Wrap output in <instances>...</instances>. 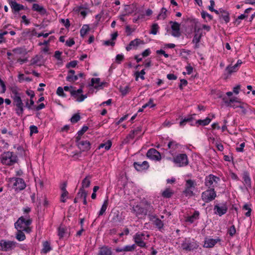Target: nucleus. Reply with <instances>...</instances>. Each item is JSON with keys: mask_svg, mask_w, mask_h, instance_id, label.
Masks as SVG:
<instances>
[{"mask_svg": "<svg viewBox=\"0 0 255 255\" xmlns=\"http://www.w3.org/2000/svg\"><path fill=\"white\" fill-rule=\"evenodd\" d=\"M32 222L29 215L19 217L14 223V226L16 230H22L27 233L31 232V228L29 227Z\"/></svg>", "mask_w": 255, "mask_h": 255, "instance_id": "f257e3e1", "label": "nucleus"}, {"mask_svg": "<svg viewBox=\"0 0 255 255\" xmlns=\"http://www.w3.org/2000/svg\"><path fill=\"white\" fill-rule=\"evenodd\" d=\"M193 119V118L191 116L188 117L187 118H184V119H183L182 120H181L180 121V126H184V125H185L186 123L190 122L191 121H192Z\"/></svg>", "mask_w": 255, "mask_h": 255, "instance_id": "37998d69", "label": "nucleus"}, {"mask_svg": "<svg viewBox=\"0 0 255 255\" xmlns=\"http://www.w3.org/2000/svg\"><path fill=\"white\" fill-rule=\"evenodd\" d=\"M243 210L247 211V212L245 213V215L247 217H250L251 216L252 209L251 208L250 205L248 204H245L243 207Z\"/></svg>", "mask_w": 255, "mask_h": 255, "instance_id": "a19ab883", "label": "nucleus"}, {"mask_svg": "<svg viewBox=\"0 0 255 255\" xmlns=\"http://www.w3.org/2000/svg\"><path fill=\"white\" fill-rule=\"evenodd\" d=\"M77 63L78 61L76 60L71 61L66 64V67L67 68H70V67L74 68L76 66Z\"/></svg>", "mask_w": 255, "mask_h": 255, "instance_id": "09e8293b", "label": "nucleus"}, {"mask_svg": "<svg viewBox=\"0 0 255 255\" xmlns=\"http://www.w3.org/2000/svg\"><path fill=\"white\" fill-rule=\"evenodd\" d=\"M80 120V116L79 114H74L70 119L72 123H76Z\"/></svg>", "mask_w": 255, "mask_h": 255, "instance_id": "a18cd8bd", "label": "nucleus"}, {"mask_svg": "<svg viewBox=\"0 0 255 255\" xmlns=\"http://www.w3.org/2000/svg\"><path fill=\"white\" fill-rule=\"evenodd\" d=\"M169 23L171 24L172 35L174 37H179L181 35L180 31V24L177 22L172 21H170Z\"/></svg>", "mask_w": 255, "mask_h": 255, "instance_id": "4468645a", "label": "nucleus"}, {"mask_svg": "<svg viewBox=\"0 0 255 255\" xmlns=\"http://www.w3.org/2000/svg\"><path fill=\"white\" fill-rule=\"evenodd\" d=\"M68 195V192H62L61 195V201L63 203H65L66 202V197H67Z\"/></svg>", "mask_w": 255, "mask_h": 255, "instance_id": "bf43d9fd", "label": "nucleus"}, {"mask_svg": "<svg viewBox=\"0 0 255 255\" xmlns=\"http://www.w3.org/2000/svg\"><path fill=\"white\" fill-rule=\"evenodd\" d=\"M211 122V119L209 118H206L205 120H199L196 122V124L200 125L206 126L208 125Z\"/></svg>", "mask_w": 255, "mask_h": 255, "instance_id": "4c0bfd02", "label": "nucleus"}, {"mask_svg": "<svg viewBox=\"0 0 255 255\" xmlns=\"http://www.w3.org/2000/svg\"><path fill=\"white\" fill-rule=\"evenodd\" d=\"M108 204H109V202H108V199L107 198V199H106L104 201L103 204L102 205V207L101 208V210L99 211V216L103 215L105 213V211H106V210L107 209Z\"/></svg>", "mask_w": 255, "mask_h": 255, "instance_id": "cd10ccee", "label": "nucleus"}, {"mask_svg": "<svg viewBox=\"0 0 255 255\" xmlns=\"http://www.w3.org/2000/svg\"><path fill=\"white\" fill-rule=\"evenodd\" d=\"M61 22L64 24L66 28H68L70 25V21L68 19H66V20L64 19H61Z\"/></svg>", "mask_w": 255, "mask_h": 255, "instance_id": "69168bd1", "label": "nucleus"}, {"mask_svg": "<svg viewBox=\"0 0 255 255\" xmlns=\"http://www.w3.org/2000/svg\"><path fill=\"white\" fill-rule=\"evenodd\" d=\"M150 107V108H153L155 106V105L153 103V99H150L149 101L144 104L143 106H142L143 108H146L147 107Z\"/></svg>", "mask_w": 255, "mask_h": 255, "instance_id": "603ef678", "label": "nucleus"}, {"mask_svg": "<svg viewBox=\"0 0 255 255\" xmlns=\"http://www.w3.org/2000/svg\"><path fill=\"white\" fill-rule=\"evenodd\" d=\"M97 255H115L113 254L111 248L107 246H103L99 249Z\"/></svg>", "mask_w": 255, "mask_h": 255, "instance_id": "4be33fe9", "label": "nucleus"}, {"mask_svg": "<svg viewBox=\"0 0 255 255\" xmlns=\"http://www.w3.org/2000/svg\"><path fill=\"white\" fill-rule=\"evenodd\" d=\"M199 212L198 211H195L192 215L188 217L187 218L186 221L190 222V223H193L195 221L199 219Z\"/></svg>", "mask_w": 255, "mask_h": 255, "instance_id": "a878e982", "label": "nucleus"}, {"mask_svg": "<svg viewBox=\"0 0 255 255\" xmlns=\"http://www.w3.org/2000/svg\"><path fill=\"white\" fill-rule=\"evenodd\" d=\"M29 128L30 135H32L33 133H37L38 132L37 127L35 126H31Z\"/></svg>", "mask_w": 255, "mask_h": 255, "instance_id": "5fc2aeb1", "label": "nucleus"}, {"mask_svg": "<svg viewBox=\"0 0 255 255\" xmlns=\"http://www.w3.org/2000/svg\"><path fill=\"white\" fill-rule=\"evenodd\" d=\"M167 9L165 8H162L160 13L158 15L157 18L158 19H164L166 17Z\"/></svg>", "mask_w": 255, "mask_h": 255, "instance_id": "58836bf2", "label": "nucleus"}, {"mask_svg": "<svg viewBox=\"0 0 255 255\" xmlns=\"http://www.w3.org/2000/svg\"><path fill=\"white\" fill-rule=\"evenodd\" d=\"M100 79L99 78H92L91 79V83L90 85L91 86H94L95 84H96L97 85L95 86V88L97 89L100 87H102L104 84L103 83H102L101 84H100Z\"/></svg>", "mask_w": 255, "mask_h": 255, "instance_id": "c85d7f7f", "label": "nucleus"}, {"mask_svg": "<svg viewBox=\"0 0 255 255\" xmlns=\"http://www.w3.org/2000/svg\"><path fill=\"white\" fill-rule=\"evenodd\" d=\"M90 177L86 176L82 182V187L81 188L84 189V188H88L90 186L91 181H90Z\"/></svg>", "mask_w": 255, "mask_h": 255, "instance_id": "7c9ffc66", "label": "nucleus"}, {"mask_svg": "<svg viewBox=\"0 0 255 255\" xmlns=\"http://www.w3.org/2000/svg\"><path fill=\"white\" fill-rule=\"evenodd\" d=\"M220 178L212 174H210L205 178V184L209 189L214 188L217 185Z\"/></svg>", "mask_w": 255, "mask_h": 255, "instance_id": "0eeeda50", "label": "nucleus"}, {"mask_svg": "<svg viewBox=\"0 0 255 255\" xmlns=\"http://www.w3.org/2000/svg\"><path fill=\"white\" fill-rule=\"evenodd\" d=\"M124 58V56L123 55L118 54L116 56V62L118 63H120L123 60Z\"/></svg>", "mask_w": 255, "mask_h": 255, "instance_id": "e2e57ef3", "label": "nucleus"}, {"mask_svg": "<svg viewBox=\"0 0 255 255\" xmlns=\"http://www.w3.org/2000/svg\"><path fill=\"white\" fill-rule=\"evenodd\" d=\"M78 79V75H75L73 76V77H70V76H67L66 77V80L70 82H74L76 81H77Z\"/></svg>", "mask_w": 255, "mask_h": 255, "instance_id": "6e6d98bb", "label": "nucleus"}, {"mask_svg": "<svg viewBox=\"0 0 255 255\" xmlns=\"http://www.w3.org/2000/svg\"><path fill=\"white\" fill-rule=\"evenodd\" d=\"M17 233L16 235V238L19 241H23L25 239V236L23 233L24 230H17Z\"/></svg>", "mask_w": 255, "mask_h": 255, "instance_id": "c756f323", "label": "nucleus"}, {"mask_svg": "<svg viewBox=\"0 0 255 255\" xmlns=\"http://www.w3.org/2000/svg\"><path fill=\"white\" fill-rule=\"evenodd\" d=\"M15 247V243L10 241L1 240L0 241V250L7 252L13 249Z\"/></svg>", "mask_w": 255, "mask_h": 255, "instance_id": "9d476101", "label": "nucleus"}, {"mask_svg": "<svg viewBox=\"0 0 255 255\" xmlns=\"http://www.w3.org/2000/svg\"><path fill=\"white\" fill-rule=\"evenodd\" d=\"M56 93L59 96H61L62 97H66V95L64 93L63 89L61 87H59L57 88Z\"/></svg>", "mask_w": 255, "mask_h": 255, "instance_id": "49530a36", "label": "nucleus"}, {"mask_svg": "<svg viewBox=\"0 0 255 255\" xmlns=\"http://www.w3.org/2000/svg\"><path fill=\"white\" fill-rule=\"evenodd\" d=\"M196 183L195 181L191 179H188L186 181L185 189L183 193L186 196H193L194 193L193 190L195 189Z\"/></svg>", "mask_w": 255, "mask_h": 255, "instance_id": "423d86ee", "label": "nucleus"}, {"mask_svg": "<svg viewBox=\"0 0 255 255\" xmlns=\"http://www.w3.org/2000/svg\"><path fill=\"white\" fill-rule=\"evenodd\" d=\"M243 178L244 179L245 184L246 185L247 187H251V180L249 176V174L248 172L245 171L244 172Z\"/></svg>", "mask_w": 255, "mask_h": 255, "instance_id": "bb28decb", "label": "nucleus"}, {"mask_svg": "<svg viewBox=\"0 0 255 255\" xmlns=\"http://www.w3.org/2000/svg\"><path fill=\"white\" fill-rule=\"evenodd\" d=\"M144 234L143 233H137L133 237L134 241L135 244L141 248H145L146 244L143 241L144 238Z\"/></svg>", "mask_w": 255, "mask_h": 255, "instance_id": "f8f14e48", "label": "nucleus"}, {"mask_svg": "<svg viewBox=\"0 0 255 255\" xmlns=\"http://www.w3.org/2000/svg\"><path fill=\"white\" fill-rule=\"evenodd\" d=\"M238 68L236 64L234 66L229 65L226 67V70L229 74H231L232 73L237 71Z\"/></svg>", "mask_w": 255, "mask_h": 255, "instance_id": "e433bc0d", "label": "nucleus"}, {"mask_svg": "<svg viewBox=\"0 0 255 255\" xmlns=\"http://www.w3.org/2000/svg\"><path fill=\"white\" fill-rule=\"evenodd\" d=\"M173 162L178 164L179 167L186 166L188 164L187 156L184 153L179 154L173 158Z\"/></svg>", "mask_w": 255, "mask_h": 255, "instance_id": "1a4fd4ad", "label": "nucleus"}, {"mask_svg": "<svg viewBox=\"0 0 255 255\" xmlns=\"http://www.w3.org/2000/svg\"><path fill=\"white\" fill-rule=\"evenodd\" d=\"M87 97V95H83L81 94L78 98L76 99V101L78 102H81L83 101Z\"/></svg>", "mask_w": 255, "mask_h": 255, "instance_id": "0e129e2a", "label": "nucleus"}, {"mask_svg": "<svg viewBox=\"0 0 255 255\" xmlns=\"http://www.w3.org/2000/svg\"><path fill=\"white\" fill-rule=\"evenodd\" d=\"M32 9L38 12L41 15H45L47 12L46 9L43 6L37 3L33 4Z\"/></svg>", "mask_w": 255, "mask_h": 255, "instance_id": "412c9836", "label": "nucleus"}, {"mask_svg": "<svg viewBox=\"0 0 255 255\" xmlns=\"http://www.w3.org/2000/svg\"><path fill=\"white\" fill-rule=\"evenodd\" d=\"M133 166L135 169L138 171L147 169L149 167L148 163L146 161L142 162H135L133 163Z\"/></svg>", "mask_w": 255, "mask_h": 255, "instance_id": "a211bd4d", "label": "nucleus"}, {"mask_svg": "<svg viewBox=\"0 0 255 255\" xmlns=\"http://www.w3.org/2000/svg\"><path fill=\"white\" fill-rule=\"evenodd\" d=\"M136 246L135 244L128 245L124 247L125 252H133L135 250Z\"/></svg>", "mask_w": 255, "mask_h": 255, "instance_id": "c03bdc74", "label": "nucleus"}, {"mask_svg": "<svg viewBox=\"0 0 255 255\" xmlns=\"http://www.w3.org/2000/svg\"><path fill=\"white\" fill-rule=\"evenodd\" d=\"M120 92L123 96H125L129 92V87L128 86H126L124 87L120 88Z\"/></svg>", "mask_w": 255, "mask_h": 255, "instance_id": "de8ad7c7", "label": "nucleus"}, {"mask_svg": "<svg viewBox=\"0 0 255 255\" xmlns=\"http://www.w3.org/2000/svg\"><path fill=\"white\" fill-rule=\"evenodd\" d=\"M148 216L150 221L153 223V225L159 230V231L162 232L164 230V223L161 219L157 218L156 215H150L149 214Z\"/></svg>", "mask_w": 255, "mask_h": 255, "instance_id": "9b49d317", "label": "nucleus"}, {"mask_svg": "<svg viewBox=\"0 0 255 255\" xmlns=\"http://www.w3.org/2000/svg\"><path fill=\"white\" fill-rule=\"evenodd\" d=\"M112 221L115 223H120L122 221V218L119 212L117 211L113 213Z\"/></svg>", "mask_w": 255, "mask_h": 255, "instance_id": "393cba45", "label": "nucleus"}, {"mask_svg": "<svg viewBox=\"0 0 255 255\" xmlns=\"http://www.w3.org/2000/svg\"><path fill=\"white\" fill-rule=\"evenodd\" d=\"M77 145L79 148L83 151L88 150L90 149V143L87 140L79 141Z\"/></svg>", "mask_w": 255, "mask_h": 255, "instance_id": "5701e85b", "label": "nucleus"}, {"mask_svg": "<svg viewBox=\"0 0 255 255\" xmlns=\"http://www.w3.org/2000/svg\"><path fill=\"white\" fill-rule=\"evenodd\" d=\"M144 43V42L143 40H141L138 38H136L134 40L131 41L129 43L130 46H131L132 47H136L140 44H143Z\"/></svg>", "mask_w": 255, "mask_h": 255, "instance_id": "473e14b6", "label": "nucleus"}, {"mask_svg": "<svg viewBox=\"0 0 255 255\" xmlns=\"http://www.w3.org/2000/svg\"><path fill=\"white\" fill-rule=\"evenodd\" d=\"M146 156L148 158L157 161L161 159V155L159 152L154 148H151L149 149L146 153Z\"/></svg>", "mask_w": 255, "mask_h": 255, "instance_id": "ddd939ff", "label": "nucleus"}, {"mask_svg": "<svg viewBox=\"0 0 255 255\" xmlns=\"http://www.w3.org/2000/svg\"><path fill=\"white\" fill-rule=\"evenodd\" d=\"M65 233V229L64 228L60 227L58 229V236H59L60 238H62L64 237Z\"/></svg>", "mask_w": 255, "mask_h": 255, "instance_id": "4d7b16f0", "label": "nucleus"}, {"mask_svg": "<svg viewBox=\"0 0 255 255\" xmlns=\"http://www.w3.org/2000/svg\"><path fill=\"white\" fill-rule=\"evenodd\" d=\"M173 194V192L169 189L166 188L162 193V196L164 198H170Z\"/></svg>", "mask_w": 255, "mask_h": 255, "instance_id": "2f4dec72", "label": "nucleus"}, {"mask_svg": "<svg viewBox=\"0 0 255 255\" xmlns=\"http://www.w3.org/2000/svg\"><path fill=\"white\" fill-rule=\"evenodd\" d=\"M220 241V239H206L203 247L206 248H213L218 242Z\"/></svg>", "mask_w": 255, "mask_h": 255, "instance_id": "6ab92c4d", "label": "nucleus"}, {"mask_svg": "<svg viewBox=\"0 0 255 255\" xmlns=\"http://www.w3.org/2000/svg\"><path fill=\"white\" fill-rule=\"evenodd\" d=\"M87 196V192L83 188H80L77 194L78 198H86Z\"/></svg>", "mask_w": 255, "mask_h": 255, "instance_id": "ea45409f", "label": "nucleus"}, {"mask_svg": "<svg viewBox=\"0 0 255 255\" xmlns=\"http://www.w3.org/2000/svg\"><path fill=\"white\" fill-rule=\"evenodd\" d=\"M198 243L193 239L185 238L181 244L183 250L186 251H191L197 249L198 247Z\"/></svg>", "mask_w": 255, "mask_h": 255, "instance_id": "20e7f679", "label": "nucleus"}, {"mask_svg": "<svg viewBox=\"0 0 255 255\" xmlns=\"http://www.w3.org/2000/svg\"><path fill=\"white\" fill-rule=\"evenodd\" d=\"M223 101L227 107H233V108H239L240 102H239L234 98L228 100L227 97L223 98Z\"/></svg>", "mask_w": 255, "mask_h": 255, "instance_id": "2eb2a0df", "label": "nucleus"}, {"mask_svg": "<svg viewBox=\"0 0 255 255\" xmlns=\"http://www.w3.org/2000/svg\"><path fill=\"white\" fill-rule=\"evenodd\" d=\"M88 129L87 126H84L82 127V129L78 132V134L82 135Z\"/></svg>", "mask_w": 255, "mask_h": 255, "instance_id": "052dcab7", "label": "nucleus"}, {"mask_svg": "<svg viewBox=\"0 0 255 255\" xmlns=\"http://www.w3.org/2000/svg\"><path fill=\"white\" fill-rule=\"evenodd\" d=\"M12 93L14 94L12 98L13 99V105L16 107L15 112L18 116H21L24 111V104L21 100V94L15 90L12 91Z\"/></svg>", "mask_w": 255, "mask_h": 255, "instance_id": "f03ea898", "label": "nucleus"}, {"mask_svg": "<svg viewBox=\"0 0 255 255\" xmlns=\"http://www.w3.org/2000/svg\"><path fill=\"white\" fill-rule=\"evenodd\" d=\"M9 4L14 14H15L21 10L24 9V6L23 5L17 3L15 0H9Z\"/></svg>", "mask_w": 255, "mask_h": 255, "instance_id": "dca6fc26", "label": "nucleus"}, {"mask_svg": "<svg viewBox=\"0 0 255 255\" xmlns=\"http://www.w3.org/2000/svg\"><path fill=\"white\" fill-rule=\"evenodd\" d=\"M159 29V26L157 23H153L151 25V31L150 32V34H152L153 35H155L157 34L158 30Z\"/></svg>", "mask_w": 255, "mask_h": 255, "instance_id": "79ce46f5", "label": "nucleus"}, {"mask_svg": "<svg viewBox=\"0 0 255 255\" xmlns=\"http://www.w3.org/2000/svg\"><path fill=\"white\" fill-rule=\"evenodd\" d=\"M228 233L230 236L233 237L236 233V230L234 225H232L228 230Z\"/></svg>", "mask_w": 255, "mask_h": 255, "instance_id": "864d4df0", "label": "nucleus"}, {"mask_svg": "<svg viewBox=\"0 0 255 255\" xmlns=\"http://www.w3.org/2000/svg\"><path fill=\"white\" fill-rule=\"evenodd\" d=\"M74 44H75V41L73 40V39H69V40H67L66 42V45L69 47H71Z\"/></svg>", "mask_w": 255, "mask_h": 255, "instance_id": "774afa93", "label": "nucleus"}, {"mask_svg": "<svg viewBox=\"0 0 255 255\" xmlns=\"http://www.w3.org/2000/svg\"><path fill=\"white\" fill-rule=\"evenodd\" d=\"M201 16L204 19H205L206 17H208L209 20H211L213 19V16L205 11H202L201 12Z\"/></svg>", "mask_w": 255, "mask_h": 255, "instance_id": "8fccbe9b", "label": "nucleus"}, {"mask_svg": "<svg viewBox=\"0 0 255 255\" xmlns=\"http://www.w3.org/2000/svg\"><path fill=\"white\" fill-rule=\"evenodd\" d=\"M41 56L38 55H36L32 60V63L33 64L37 63L40 60Z\"/></svg>", "mask_w": 255, "mask_h": 255, "instance_id": "338daca9", "label": "nucleus"}, {"mask_svg": "<svg viewBox=\"0 0 255 255\" xmlns=\"http://www.w3.org/2000/svg\"><path fill=\"white\" fill-rule=\"evenodd\" d=\"M0 161L3 164L11 166L17 162V156L12 152H4L0 155Z\"/></svg>", "mask_w": 255, "mask_h": 255, "instance_id": "7ed1b4c3", "label": "nucleus"}, {"mask_svg": "<svg viewBox=\"0 0 255 255\" xmlns=\"http://www.w3.org/2000/svg\"><path fill=\"white\" fill-rule=\"evenodd\" d=\"M220 18H223L226 23H228L230 20L229 12L222 8H220Z\"/></svg>", "mask_w": 255, "mask_h": 255, "instance_id": "b1692460", "label": "nucleus"}, {"mask_svg": "<svg viewBox=\"0 0 255 255\" xmlns=\"http://www.w3.org/2000/svg\"><path fill=\"white\" fill-rule=\"evenodd\" d=\"M214 210L215 211V214L221 216L227 213L228 208L226 204H223L221 206L219 205H216L214 206Z\"/></svg>", "mask_w": 255, "mask_h": 255, "instance_id": "f3484780", "label": "nucleus"}, {"mask_svg": "<svg viewBox=\"0 0 255 255\" xmlns=\"http://www.w3.org/2000/svg\"><path fill=\"white\" fill-rule=\"evenodd\" d=\"M43 247L42 252L44 254H46L51 250L50 244L47 241H45L43 243Z\"/></svg>", "mask_w": 255, "mask_h": 255, "instance_id": "72a5a7b5", "label": "nucleus"}, {"mask_svg": "<svg viewBox=\"0 0 255 255\" xmlns=\"http://www.w3.org/2000/svg\"><path fill=\"white\" fill-rule=\"evenodd\" d=\"M112 142L110 140H109L106 143H101L99 147V148L105 147L106 150H108L111 147Z\"/></svg>", "mask_w": 255, "mask_h": 255, "instance_id": "c9c22d12", "label": "nucleus"}, {"mask_svg": "<svg viewBox=\"0 0 255 255\" xmlns=\"http://www.w3.org/2000/svg\"><path fill=\"white\" fill-rule=\"evenodd\" d=\"M239 108L241 109V112L243 114H246L247 113V109L248 108V105L247 104L244 103H241Z\"/></svg>", "mask_w": 255, "mask_h": 255, "instance_id": "3c124183", "label": "nucleus"}, {"mask_svg": "<svg viewBox=\"0 0 255 255\" xmlns=\"http://www.w3.org/2000/svg\"><path fill=\"white\" fill-rule=\"evenodd\" d=\"M83 8H84V7L83 6H79L78 7H77V9L76 10L78 11H80V14L84 17H85L87 15V11L86 10H85L80 11L81 9H82Z\"/></svg>", "mask_w": 255, "mask_h": 255, "instance_id": "13d9d810", "label": "nucleus"}, {"mask_svg": "<svg viewBox=\"0 0 255 255\" xmlns=\"http://www.w3.org/2000/svg\"><path fill=\"white\" fill-rule=\"evenodd\" d=\"M202 199L206 203H209L214 200L216 197V193L214 188L208 189L202 193Z\"/></svg>", "mask_w": 255, "mask_h": 255, "instance_id": "39448f33", "label": "nucleus"}, {"mask_svg": "<svg viewBox=\"0 0 255 255\" xmlns=\"http://www.w3.org/2000/svg\"><path fill=\"white\" fill-rule=\"evenodd\" d=\"M132 212L134 213L136 216H138L140 215L147 214L146 211L143 208L138 205L132 207Z\"/></svg>", "mask_w": 255, "mask_h": 255, "instance_id": "aec40b11", "label": "nucleus"}, {"mask_svg": "<svg viewBox=\"0 0 255 255\" xmlns=\"http://www.w3.org/2000/svg\"><path fill=\"white\" fill-rule=\"evenodd\" d=\"M145 74V72L144 71V70H142L140 72L136 71L135 73V80L138 81V78L140 75H144Z\"/></svg>", "mask_w": 255, "mask_h": 255, "instance_id": "680f3d73", "label": "nucleus"}, {"mask_svg": "<svg viewBox=\"0 0 255 255\" xmlns=\"http://www.w3.org/2000/svg\"><path fill=\"white\" fill-rule=\"evenodd\" d=\"M11 183H13L12 187L15 190H21L25 188L26 185L24 180L20 178H11L9 179Z\"/></svg>", "mask_w": 255, "mask_h": 255, "instance_id": "6e6552de", "label": "nucleus"}, {"mask_svg": "<svg viewBox=\"0 0 255 255\" xmlns=\"http://www.w3.org/2000/svg\"><path fill=\"white\" fill-rule=\"evenodd\" d=\"M89 30L90 28L88 25L84 24L80 30V35L83 37H84Z\"/></svg>", "mask_w": 255, "mask_h": 255, "instance_id": "f704fd0d", "label": "nucleus"}]
</instances>
